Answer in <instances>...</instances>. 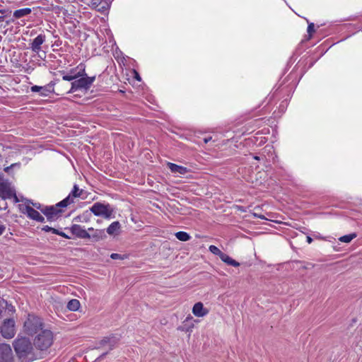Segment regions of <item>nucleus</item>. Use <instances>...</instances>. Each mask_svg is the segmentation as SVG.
I'll use <instances>...</instances> for the list:
<instances>
[{
    "mask_svg": "<svg viewBox=\"0 0 362 362\" xmlns=\"http://www.w3.org/2000/svg\"><path fill=\"white\" fill-rule=\"evenodd\" d=\"M13 347L21 362H31L37 358L33 344L26 337L17 338L13 342Z\"/></svg>",
    "mask_w": 362,
    "mask_h": 362,
    "instance_id": "f257e3e1",
    "label": "nucleus"
},
{
    "mask_svg": "<svg viewBox=\"0 0 362 362\" xmlns=\"http://www.w3.org/2000/svg\"><path fill=\"white\" fill-rule=\"evenodd\" d=\"M42 320L34 315H28L24 322V330L28 335L37 334L42 330Z\"/></svg>",
    "mask_w": 362,
    "mask_h": 362,
    "instance_id": "f03ea898",
    "label": "nucleus"
},
{
    "mask_svg": "<svg viewBox=\"0 0 362 362\" xmlns=\"http://www.w3.org/2000/svg\"><path fill=\"white\" fill-rule=\"evenodd\" d=\"M52 341L53 336L52 332L48 329H42L35 337L34 344L37 349L45 350L52 345Z\"/></svg>",
    "mask_w": 362,
    "mask_h": 362,
    "instance_id": "7ed1b4c3",
    "label": "nucleus"
},
{
    "mask_svg": "<svg viewBox=\"0 0 362 362\" xmlns=\"http://www.w3.org/2000/svg\"><path fill=\"white\" fill-rule=\"evenodd\" d=\"M90 210L95 216H102L107 219L112 218L114 212L109 204L105 205L100 202L93 204Z\"/></svg>",
    "mask_w": 362,
    "mask_h": 362,
    "instance_id": "20e7f679",
    "label": "nucleus"
},
{
    "mask_svg": "<svg viewBox=\"0 0 362 362\" xmlns=\"http://www.w3.org/2000/svg\"><path fill=\"white\" fill-rule=\"evenodd\" d=\"M95 79V76L88 77L87 75L85 76H80L79 78H76L71 83V89L68 93H74L80 89L87 90L93 84Z\"/></svg>",
    "mask_w": 362,
    "mask_h": 362,
    "instance_id": "39448f33",
    "label": "nucleus"
},
{
    "mask_svg": "<svg viewBox=\"0 0 362 362\" xmlns=\"http://www.w3.org/2000/svg\"><path fill=\"white\" fill-rule=\"evenodd\" d=\"M66 207V206L59 205V202L54 206L44 207L42 209H41V211L45 214L48 221H54L58 219L59 216H61V214L63 211V209Z\"/></svg>",
    "mask_w": 362,
    "mask_h": 362,
    "instance_id": "423d86ee",
    "label": "nucleus"
},
{
    "mask_svg": "<svg viewBox=\"0 0 362 362\" xmlns=\"http://www.w3.org/2000/svg\"><path fill=\"white\" fill-rule=\"evenodd\" d=\"M0 197L4 200L13 198L15 202H19L14 187L8 182H0Z\"/></svg>",
    "mask_w": 362,
    "mask_h": 362,
    "instance_id": "0eeeda50",
    "label": "nucleus"
},
{
    "mask_svg": "<svg viewBox=\"0 0 362 362\" xmlns=\"http://www.w3.org/2000/svg\"><path fill=\"white\" fill-rule=\"evenodd\" d=\"M0 332L6 339L13 338L16 334L15 321L13 319L4 320L0 327Z\"/></svg>",
    "mask_w": 362,
    "mask_h": 362,
    "instance_id": "6e6552de",
    "label": "nucleus"
},
{
    "mask_svg": "<svg viewBox=\"0 0 362 362\" xmlns=\"http://www.w3.org/2000/svg\"><path fill=\"white\" fill-rule=\"evenodd\" d=\"M86 76L85 71V66L82 64H79L76 69H72L70 70L68 74L64 75L62 79L64 81H74L80 76Z\"/></svg>",
    "mask_w": 362,
    "mask_h": 362,
    "instance_id": "1a4fd4ad",
    "label": "nucleus"
},
{
    "mask_svg": "<svg viewBox=\"0 0 362 362\" xmlns=\"http://www.w3.org/2000/svg\"><path fill=\"white\" fill-rule=\"evenodd\" d=\"M82 192L83 189H80L77 185H74L69 194L62 201L59 202V205H62L64 206H69V204L74 202L75 198L80 197Z\"/></svg>",
    "mask_w": 362,
    "mask_h": 362,
    "instance_id": "9d476101",
    "label": "nucleus"
},
{
    "mask_svg": "<svg viewBox=\"0 0 362 362\" xmlns=\"http://www.w3.org/2000/svg\"><path fill=\"white\" fill-rule=\"evenodd\" d=\"M0 362H13L12 349L7 344H0Z\"/></svg>",
    "mask_w": 362,
    "mask_h": 362,
    "instance_id": "9b49d317",
    "label": "nucleus"
},
{
    "mask_svg": "<svg viewBox=\"0 0 362 362\" xmlns=\"http://www.w3.org/2000/svg\"><path fill=\"white\" fill-rule=\"evenodd\" d=\"M23 212L24 214H26L28 217L30 218V219L41 223L44 222L45 221L44 217L37 211H36L29 205H26L25 206V209L23 210Z\"/></svg>",
    "mask_w": 362,
    "mask_h": 362,
    "instance_id": "f8f14e48",
    "label": "nucleus"
},
{
    "mask_svg": "<svg viewBox=\"0 0 362 362\" xmlns=\"http://www.w3.org/2000/svg\"><path fill=\"white\" fill-rule=\"evenodd\" d=\"M71 233L76 237L82 239H90V235L88 231L80 225L74 224L70 228Z\"/></svg>",
    "mask_w": 362,
    "mask_h": 362,
    "instance_id": "ddd939ff",
    "label": "nucleus"
},
{
    "mask_svg": "<svg viewBox=\"0 0 362 362\" xmlns=\"http://www.w3.org/2000/svg\"><path fill=\"white\" fill-rule=\"evenodd\" d=\"M45 40L46 37L45 35H38L30 43L31 50L36 54H39L42 49V45L45 42Z\"/></svg>",
    "mask_w": 362,
    "mask_h": 362,
    "instance_id": "4468645a",
    "label": "nucleus"
},
{
    "mask_svg": "<svg viewBox=\"0 0 362 362\" xmlns=\"http://www.w3.org/2000/svg\"><path fill=\"white\" fill-rule=\"evenodd\" d=\"M192 313L196 317H202L209 313V310L204 307L202 302H198L194 305L192 308Z\"/></svg>",
    "mask_w": 362,
    "mask_h": 362,
    "instance_id": "2eb2a0df",
    "label": "nucleus"
},
{
    "mask_svg": "<svg viewBox=\"0 0 362 362\" xmlns=\"http://www.w3.org/2000/svg\"><path fill=\"white\" fill-rule=\"evenodd\" d=\"M167 165L173 173L177 175H184L189 172L187 168L173 163H168Z\"/></svg>",
    "mask_w": 362,
    "mask_h": 362,
    "instance_id": "dca6fc26",
    "label": "nucleus"
},
{
    "mask_svg": "<svg viewBox=\"0 0 362 362\" xmlns=\"http://www.w3.org/2000/svg\"><path fill=\"white\" fill-rule=\"evenodd\" d=\"M120 223L119 221H114L107 227L106 231L110 235H117L120 233Z\"/></svg>",
    "mask_w": 362,
    "mask_h": 362,
    "instance_id": "f3484780",
    "label": "nucleus"
},
{
    "mask_svg": "<svg viewBox=\"0 0 362 362\" xmlns=\"http://www.w3.org/2000/svg\"><path fill=\"white\" fill-rule=\"evenodd\" d=\"M31 91L32 92H38L40 93V95L42 96H47L51 92V86H33L31 87Z\"/></svg>",
    "mask_w": 362,
    "mask_h": 362,
    "instance_id": "a211bd4d",
    "label": "nucleus"
},
{
    "mask_svg": "<svg viewBox=\"0 0 362 362\" xmlns=\"http://www.w3.org/2000/svg\"><path fill=\"white\" fill-rule=\"evenodd\" d=\"M220 259L228 265H230L235 267H238L240 266L239 262L232 259L226 253L222 252V254H221L220 255Z\"/></svg>",
    "mask_w": 362,
    "mask_h": 362,
    "instance_id": "6ab92c4d",
    "label": "nucleus"
},
{
    "mask_svg": "<svg viewBox=\"0 0 362 362\" xmlns=\"http://www.w3.org/2000/svg\"><path fill=\"white\" fill-rule=\"evenodd\" d=\"M31 12H32L31 8H24L16 10L13 12V16L15 18L18 19V18H21L22 17H24V16H26L30 14Z\"/></svg>",
    "mask_w": 362,
    "mask_h": 362,
    "instance_id": "aec40b11",
    "label": "nucleus"
},
{
    "mask_svg": "<svg viewBox=\"0 0 362 362\" xmlns=\"http://www.w3.org/2000/svg\"><path fill=\"white\" fill-rule=\"evenodd\" d=\"M90 235V239H92L93 241H99L105 237V230L102 229H95Z\"/></svg>",
    "mask_w": 362,
    "mask_h": 362,
    "instance_id": "412c9836",
    "label": "nucleus"
},
{
    "mask_svg": "<svg viewBox=\"0 0 362 362\" xmlns=\"http://www.w3.org/2000/svg\"><path fill=\"white\" fill-rule=\"evenodd\" d=\"M80 308V302L76 299H72L67 303V308L71 311H76Z\"/></svg>",
    "mask_w": 362,
    "mask_h": 362,
    "instance_id": "4be33fe9",
    "label": "nucleus"
},
{
    "mask_svg": "<svg viewBox=\"0 0 362 362\" xmlns=\"http://www.w3.org/2000/svg\"><path fill=\"white\" fill-rule=\"evenodd\" d=\"M175 235L180 241H187L191 238V236L187 233L184 231L177 232Z\"/></svg>",
    "mask_w": 362,
    "mask_h": 362,
    "instance_id": "5701e85b",
    "label": "nucleus"
},
{
    "mask_svg": "<svg viewBox=\"0 0 362 362\" xmlns=\"http://www.w3.org/2000/svg\"><path fill=\"white\" fill-rule=\"evenodd\" d=\"M357 236L356 233H353L348 235H343L339 238V240L342 243H349L353 239H354Z\"/></svg>",
    "mask_w": 362,
    "mask_h": 362,
    "instance_id": "b1692460",
    "label": "nucleus"
},
{
    "mask_svg": "<svg viewBox=\"0 0 362 362\" xmlns=\"http://www.w3.org/2000/svg\"><path fill=\"white\" fill-rule=\"evenodd\" d=\"M209 250L211 253L218 255L219 257L221 254L223 252L215 245H210Z\"/></svg>",
    "mask_w": 362,
    "mask_h": 362,
    "instance_id": "393cba45",
    "label": "nucleus"
},
{
    "mask_svg": "<svg viewBox=\"0 0 362 362\" xmlns=\"http://www.w3.org/2000/svg\"><path fill=\"white\" fill-rule=\"evenodd\" d=\"M315 25H314V23H310L308 24V33L310 35H312L313 33L315 32V28H314Z\"/></svg>",
    "mask_w": 362,
    "mask_h": 362,
    "instance_id": "a878e982",
    "label": "nucleus"
},
{
    "mask_svg": "<svg viewBox=\"0 0 362 362\" xmlns=\"http://www.w3.org/2000/svg\"><path fill=\"white\" fill-rule=\"evenodd\" d=\"M110 257L112 259H124L125 258L124 256H122L121 255L117 254V253L111 254Z\"/></svg>",
    "mask_w": 362,
    "mask_h": 362,
    "instance_id": "bb28decb",
    "label": "nucleus"
},
{
    "mask_svg": "<svg viewBox=\"0 0 362 362\" xmlns=\"http://www.w3.org/2000/svg\"><path fill=\"white\" fill-rule=\"evenodd\" d=\"M89 3L91 4L93 7L96 8L101 3V0H90Z\"/></svg>",
    "mask_w": 362,
    "mask_h": 362,
    "instance_id": "cd10ccee",
    "label": "nucleus"
},
{
    "mask_svg": "<svg viewBox=\"0 0 362 362\" xmlns=\"http://www.w3.org/2000/svg\"><path fill=\"white\" fill-rule=\"evenodd\" d=\"M14 166H20V164L18 163H13V164H11L10 166H8L6 168H4V171L6 172V173H8L10 171V170L13 168Z\"/></svg>",
    "mask_w": 362,
    "mask_h": 362,
    "instance_id": "c85d7f7f",
    "label": "nucleus"
},
{
    "mask_svg": "<svg viewBox=\"0 0 362 362\" xmlns=\"http://www.w3.org/2000/svg\"><path fill=\"white\" fill-rule=\"evenodd\" d=\"M42 230L43 231H45V232H52V230H53V228L52 227H49L48 226H45L42 228Z\"/></svg>",
    "mask_w": 362,
    "mask_h": 362,
    "instance_id": "c756f323",
    "label": "nucleus"
},
{
    "mask_svg": "<svg viewBox=\"0 0 362 362\" xmlns=\"http://www.w3.org/2000/svg\"><path fill=\"white\" fill-rule=\"evenodd\" d=\"M30 204H33V206H35V208L38 209H42L43 208H41V204H39V203H33V202H29Z\"/></svg>",
    "mask_w": 362,
    "mask_h": 362,
    "instance_id": "7c9ffc66",
    "label": "nucleus"
},
{
    "mask_svg": "<svg viewBox=\"0 0 362 362\" xmlns=\"http://www.w3.org/2000/svg\"><path fill=\"white\" fill-rule=\"evenodd\" d=\"M52 233L60 235L62 233V231H59V230L53 228Z\"/></svg>",
    "mask_w": 362,
    "mask_h": 362,
    "instance_id": "2f4dec72",
    "label": "nucleus"
},
{
    "mask_svg": "<svg viewBox=\"0 0 362 362\" xmlns=\"http://www.w3.org/2000/svg\"><path fill=\"white\" fill-rule=\"evenodd\" d=\"M52 233L60 235L62 233V231H59V230L53 228Z\"/></svg>",
    "mask_w": 362,
    "mask_h": 362,
    "instance_id": "473e14b6",
    "label": "nucleus"
},
{
    "mask_svg": "<svg viewBox=\"0 0 362 362\" xmlns=\"http://www.w3.org/2000/svg\"><path fill=\"white\" fill-rule=\"evenodd\" d=\"M134 75H135L134 76L135 78L137 81H141V77H140L139 74L136 71H134Z\"/></svg>",
    "mask_w": 362,
    "mask_h": 362,
    "instance_id": "72a5a7b5",
    "label": "nucleus"
},
{
    "mask_svg": "<svg viewBox=\"0 0 362 362\" xmlns=\"http://www.w3.org/2000/svg\"><path fill=\"white\" fill-rule=\"evenodd\" d=\"M6 13H7V11L5 10V9L0 10V15L1 16H4V18L6 17Z\"/></svg>",
    "mask_w": 362,
    "mask_h": 362,
    "instance_id": "f704fd0d",
    "label": "nucleus"
},
{
    "mask_svg": "<svg viewBox=\"0 0 362 362\" xmlns=\"http://www.w3.org/2000/svg\"><path fill=\"white\" fill-rule=\"evenodd\" d=\"M212 139L211 136L206 137L204 139V142L205 144L209 143Z\"/></svg>",
    "mask_w": 362,
    "mask_h": 362,
    "instance_id": "c9c22d12",
    "label": "nucleus"
},
{
    "mask_svg": "<svg viewBox=\"0 0 362 362\" xmlns=\"http://www.w3.org/2000/svg\"><path fill=\"white\" fill-rule=\"evenodd\" d=\"M60 236L63 237V238H65L66 239H70L71 237H69V235H67L66 234H65L64 232H62Z\"/></svg>",
    "mask_w": 362,
    "mask_h": 362,
    "instance_id": "e433bc0d",
    "label": "nucleus"
},
{
    "mask_svg": "<svg viewBox=\"0 0 362 362\" xmlns=\"http://www.w3.org/2000/svg\"><path fill=\"white\" fill-rule=\"evenodd\" d=\"M5 230V227L0 223V235H1L4 232V230Z\"/></svg>",
    "mask_w": 362,
    "mask_h": 362,
    "instance_id": "4c0bfd02",
    "label": "nucleus"
},
{
    "mask_svg": "<svg viewBox=\"0 0 362 362\" xmlns=\"http://www.w3.org/2000/svg\"><path fill=\"white\" fill-rule=\"evenodd\" d=\"M307 242L310 244L313 242V238L310 236H307Z\"/></svg>",
    "mask_w": 362,
    "mask_h": 362,
    "instance_id": "58836bf2",
    "label": "nucleus"
},
{
    "mask_svg": "<svg viewBox=\"0 0 362 362\" xmlns=\"http://www.w3.org/2000/svg\"><path fill=\"white\" fill-rule=\"evenodd\" d=\"M254 215H255V216L258 217V218H262V219H264V216H262V215H257V214H254Z\"/></svg>",
    "mask_w": 362,
    "mask_h": 362,
    "instance_id": "ea45409f",
    "label": "nucleus"
},
{
    "mask_svg": "<svg viewBox=\"0 0 362 362\" xmlns=\"http://www.w3.org/2000/svg\"><path fill=\"white\" fill-rule=\"evenodd\" d=\"M4 21V16L0 15V23L3 22Z\"/></svg>",
    "mask_w": 362,
    "mask_h": 362,
    "instance_id": "a19ab883",
    "label": "nucleus"
},
{
    "mask_svg": "<svg viewBox=\"0 0 362 362\" xmlns=\"http://www.w3.org/2000/svg\"><path fill=\"white\" fill-rule=\"evenodd\" d=\"M94 230L93 228H88L87 231L93 232Z\"/></svg>",
    "mask_w": 362,
    "mask_h": 362,
    "instance_id": "79ce46f5",
    "label": "nucleus"
},
{
    "mask_svg": "<svg viewBox=\"0 0 362 362\" xmlns=\"http://www.w3.org/2000/svg\"><path fill=\"white\" fill-rule=\"evenodd\" d=\"M254 158L256 159V160H259L260 159V158L259 156H254Z\"/></svg>",
    "mask_w": 362,
    "mask_h": 362,
    "instance_id": "37998d69",
    "label": "nucleus"
},
{
    "mask_svg": "<svg viewBox=\"0 0 362 362\" xmlns=\"http://www.w3.org/2000/svg\"><path fill=\"white\" fill-rule=\"evenodd\" d=\"M81 2H86L85 0H80Z\"/></svg>",
    "mask_w": 362,
    "mask_h": 362,
    "instance_id": "c03bdc74",
    "label": "nucleus"
}]
</instances>
